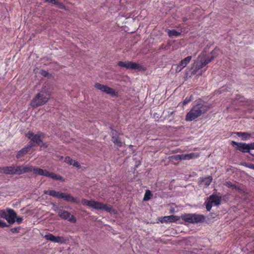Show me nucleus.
<instances>
[{
    "mask_svg": "<svg viewBox=\"0 0 254 254\" xmlns=\"http://www.w3.org/2000/svg\"><path fill=\"white\" fill-rule=\"evenodd\" d=\"M81 203L84 205H86L90 208L98 210H104L111 213L116 214L117 211L112 208V207L109 204H104L102 202L96 201L93 199L87 200L82 199Z\"/></svg>",
    "mask_w": 254,
    "mask_h": 254,
    "instance_id": "obj_1",
    "label": "nucleus"
},
{
    "mask_svg": "<svg viewBox=\"0 0 254 254\" xmlns=\"http://www.w3.org/2000/svg\"><path fill=\"white\" fill-rule=\"evenodd\" d=\"M51 93L48 89L43 88L32 99L30 105L34 108H36L45 104L51 98Z\"/></svg>",
    "mask_w": 254,
    "mask_h": 254,
    "instance_id": "obj_2",
    "label": "nucleus"
},
{
    "mask_svg": "<svg viewBox=\"0 0 254 254\" xmlns=\"http://www.w3.org/2000/svg\"><path fill=\"white\" fill-rule=\"evenodd\" d=\"M207 108L204 105L199 103L194 106L190 112L187 114L186 120L191 121L199 117L203 113L207 111Z\"/></svg>",
    "mask_w": 254,
    "mask_h": 254,
    "instance_id": "obj_3",
    "label": "nucleus"
},
{
    "mask_svg": "<svg viewBox=\"0 0 254 254\" xmlns=\"http://www.w3.org/2000/svg\"><path fill=\"white\" fill-rule=\"evenodd\" d=\"M215 56H214L209 57L205 54L199 55L195 62V68L193 70L194 73H197L199 69L213 60Z\"/></svg>",
    "mask_w": 254,
    "mask_h": 254,
    "instance_id": "obj_4",
    "label": "nucleus"
},
{
    "mask_svg": "<svg viewBox=\"0 0 254 254\" xmlns=\"http://www.w3.org/2000/svg\"><path fill=\"white\" fill-rule=\"evenodd\" d=\"M181 218L189 223H198L204 221L205 217L203 215L196 214H185Z\"/></svg>",
    "mask_w": 254,
    "mask_h": 254,
    "instance_id": "obj_5",
    "label": "nucleus"
},
{
    "mask_svg": "<svg viewBox=\"0 0 254 254\" xmlns=\"http://www.w3.org/2000/svg\"><path fill=\"white\" fill-rule=\"evenodd\" d=\"M117 64L120 67H125L128 69H137L138 71H145L146 70L145 67L143 65L130 61L119 62Z\"/></svg>",
    "mask_w": 254,
    "mask_h": 254,
    "instance_id": "obj_6",
    "label": "nucleus"
},
{
    "mask_svg": "<svg viewBox=\"0 0 254 254\" xmlns=\"http://www.w3.org/2000/svg\"><path fill=\"white\" fill-rule=\"evenodd\" d=\"M26 136L29 139H31L30 145H32L33 146V143H36L39 145H41V139L44 138V134L40 132L38 134H34L33 132L29 131L26 134Z\"/></svg>",
    "mask_w": 254,
    "mask_h": 254,
    "instance_id": "obj_7",
    "label": "nucleus"
},
{
    "mask_svg": "<svg viewBox=\"0 0 254 254\" xmlns=\"http://www.w3.org/2000/svg\"><path fill=\"white\" fill-rule=\"evenodd\" d=\"M94 86L97 89L112 96H116L118 95V92H116L115 89L107 85L101 84L99 83H96L95 84Z\"/></svg>",
    "mask_w": 254,
    "mask_h": 254,
    "instance_id": "obj_8",
    "label": "nucleus"
},
{
    "mask_svg": "<svg viewBox=\"0 0 254 254\" xmlns=\"http://www.w3.org/2000/svg\"><path fill=\"white\" fill-rule=\"evenodd\" d=\"M221 200L219 196L216 195H211L209 196L206 202V208L209 211L213 206L219 205L220 204Z\"/></svg>",
    "mask_w": 254,
    "mask_h": 254,
    "instance_id": "obj_9",
    "label": "nucleus"
},
{
    "mask_svg": "<svg viewBox=\"0 0 254 254\" xmlns=\"http://www.w3.org/2000/svg\"><path fill=\"white\" fill-rule=\"evenodd\" d=\"M45 238L47 240L55 243H65L68 239L62 236H55L52 234H48L44 236Z\"/></svg>",
    "mask_w": 254,
    "mask_h": 254,
    "instance_id": "obj_10",
    "label": "nucleus"
},
{
    "mask_svg": "<svg viewBox=\"0 0 254 254\" xmlns=\"http://www.w3.org/2000/svg\"><path fill=\"white\" fill-rule=\"evenodd\" d=\"M199 154L198 153H190L187 154L177 155L174 156H172V158H174L176 160H190L197 158L199 156Z\"/></svg>",
    "mask_w": 254,
    "mask_h": 254,
    "instance_id": "obj_11",
    "label": "nucleus"
},
{
    "mask_svg": "<svg viewBox=\"0 0 254 254\" xmlns=\"http://www.w3.org/2000/svg\"><path fill=\"white\" fill-rule=\"evenodd\" d=\"M191 59V56H188L177 64L175 69L176 72L178 73L181 71L190 63Z\"/></svg>",
    "mask_w": 254,
    "mask_h": 254,
    "instance_id": "obj_12",
    "label": "nucleus"
},
{
    "mask_svg": "<svg viewBox=\"0 0 254 254\" xmlns=\"http://www.w3.org/2000/svg\"><path fill=\"white\" fill-rule=\"evenodd\" d=\"M232 145L236 147L237 149L242 152L250 153V148L249 144L245 143L237 142L234 141H232Z\"/></svg>",
    "mask_w": 254,
    "mask_h": 254,
    "instance_id": "obj_13",
    "label": "nucleus"
},
{
    "mask_svg": "<svg viewBox=\"0 0 254 254\" xmlns=\"http://www.w3.org/2000/svg\"><path fill=\"white\" fill-rule=\"evenodd\" d=\"M59 215L64 219H67L69 221L75 223L76 221L75 217L69 212L65 210H61L59 212Z\"/></svg>",
    "mask_w": 254,
    "mask_h": 254,
    "instance_id": "obj_14",
    "label": "nucleus"
},
{
    "mask_svg": "<svg viewBox=\"0 0 254 254\" xmlns=\"http://www.w3.org/2000/svg\"><path fill=\"white\" fill-rule=\"evenodd\" d=\"M7 216L5 220L10 224H12L15 223V219L16 218V213L15 211L12 209L7 208Z\"/></svg>",
    "mask_w": 254,
    "mask_h": 254,
    "instance_id": "obj_15",
    "label": "nucleus"
},
{
    "mask_svg": "<svg viewBox=\"0 0 254 254\" xmlns=\"http://www.w3.org/2000/svg\"><path fill=\"white\" fill-rule=\"evenodd\" d=\"M180 217L176 215H170L160 217L159 220L162 223H169L176 222L179 220Z\"/></svg>",
    "mask_w": 254,
    "mask_h": 254,
    "instance_id": "obj_16",
    "label": "nucleus"
},
{
    "mask_svg": "<svg viewBox=\"0 0 254 254\" xmlns=\"http://www.w3.org/2000/svg\"><path fill=\"white\" fill-rule=\"evenodd\" d=\"M112 137L113 143L118 147H122L124 143L121 141V139L119 137V134L115 131L112 132Z\"/></svg>",
    "mask_w": 254,
    "mask_h": 254,
    "instance_id": "obj_17",
    "label": "nucleus"
},
{
    "mask_svg": "<svg viewBox=\"0 0 254 254\" xmlns=\"http://www.w3.org/2000/svg\"><path fill=\"white\" fill-rule=\"evenodd\" d=\"M62 199L72 203H79V199L77 197H74L71 194L66 193H63Z\"/></svg>",
    "mask_w": 254,
    "mask_h": 254,
    "instance_id": "obj_18",
    "label": "nucleus"
},
{
    "mask_svg": "<svg viewBox=\"0 0 254 254\" xmlns=\"http://www.w3.org/2000/svg\"><path fill=\"white\" fill-rule=\"evenodd\" d=\"M44 192L45 194H48L51 196L60 199H62L64 193L63 192L57 191L55 190H45Z\"/></svg>",
    "mask_w": 254,
    "mask_h": 254,
    "instance_id": "obj_19",
    "label": "nucleus"
},
{
    "mask_svg": "<svg viewBox=\"0 0 254 254\" xmlns=\"http://www.w3.org/2000/svg\"><path fill=\"white\" fill-rule=\"evenodd\" d=\"M0 173L13 175V166L0 168Z\"/></svg>",
    "mask_w": 254,
    "mask_h": 254,
    "instance_id": "obj_20",
    "label": "nucleus"
},
{
    "mask_svg": "<svg viewBox=\"0 0 254 254\" xmlns=\"http://www.w3.org/2000/svg\"><path fill=\"white\" fill-rule=\"evenodd\" d=\"M236 134L239 136L242 137V140H247L250 139L252 135L254 133H250L246 132H237Z\"/></svg>",
    "mask_w": 254,
    "mask_h": 254,
    "instance_id": "obj_21",
    "label": "nucleus"
},
{
    "mask_svg": "<svg viewBox=\"0 0 254 254\" xmlns=\"http://www.w3.org/2000/svg\"><path fill=\"white\" fill-rule=\"evenodd\" d=\"M49 173L50 172L46 170H44L37 167H36L35 169L34 170L35 174L47 177H48Z\"/></svg>",
    "mask_w": 254,
    "mask_h": 254,
    "instance_id": "obj_22",
    "label": "nucleus"
},
{
    "mask_svg": "<svg viewBox=\"0 0 254 254\" xmlns=\"http://www.w3.org/2000/svg\"><path fill=\"white\" fill-rule=\"evenodd\" d=\"M64 161L69 164L72 165L73 166H75L77 168L80 167V164L76 161V160H73L71 158H70L69 157H67L65 158Z\"/></svg>",
    "mask_w": 254,
    "mask_h": 254,
    "instance_id": "obj_23",
    "label": "nucleus"
},
{
    "mask_svg": "<svg viewBox=\"0 0 254 254\" xmlns=\"http://www.w3.org/2000/svg\"><path fill=\"white\" fill-rule=\"evenodd\" d=\"M32 147V145H29L27 147L23 148L17 154V158H20L22 157L24 154H26L29 149Z\"/></svg>",
    "mask_w": 254,
    "mask_h": 254,
    "instance_id": "obj_24",
    "label": "nucleus"
},
{
    "mask_svg": "<svg viewBox=\"0 0 254 254\" xmlns=\"http://www.w3.org/2000/svg\"><path fill=\"white\" fill-rule=\"evenodd\" d=\"M48 177H50L55 180H59L62 182H64V179L60 175L56 174L54 173L50 172Z\"/></svg>",
    "mask_w": 254,
    "mask_h": 254,
    "instance_id": "obj_25",
    "label": "nucleus"
},
{
    "mask_svg": "<svg viewBox=\"0 0 254 254\" xmlns=\"http://www.w3.org/2000/svg\"><path fill=\"white\" fill-rule=\"evenodd\" d=\"M23 166H13V175H21L24 173Z\"/></svg>",
    "mask_w": 254,
    "mask_h": 254,
    "instance_id": "obj_26",
    "label": "nucleus"
},
{
    "mask_svg": "<svg viewBox=\"0 0 254 254\" xmlns=\"http://www.w3.org/2000/svg\"><path fill=\"white\" fill-rule=\"evenodd\" d=\"M212 181V177L211 176H208L202 180L201 184L207 187L210 185Z\"/></svg>",
    "mask_w": 254,
    "mask_h": 254,
    "instance_id": "obj_27",
    "label": "nucleus"
},
{
    "mask_svg": "<svg viewBox=\"0 0 254 254\" xmlns=\"http://www.w3.org/2000/svg\"><path fill=\"white\" fill-rule=\"evenodd\" d=\"M167 33L169 37H173V36H178L181 35V33L177 32L176 30L173 29V30H167Z\"/></svg>",
    "mask_w": 254,
    "mask_h": 254,
    "instance_id": "obj_28",
    "label": "nucleus"
},
{
    "mask_svg": "<svg viewBox=\"0 0 254 254\" xmlns=\"http://www.w3.org/2000/svg\"><path fill=\"white\" fill-rule=\"evenodd\" d=\"M36 167L31 166H23V171L24 173H29L31 172H33L34 173V170Z\"/></svg>",
    "mask_w": 254,
    "mask_h": 254,
    "instance_id": "obj_29",
    "label": "nucleus"
},
{
    "mask_svg": "<svg viewBox=\"0 0 254 254\" xmlns=\"http://www.w3.org/2000/svg\"><path fill=\"white\" fill-rule=\"evenodd\" d=\"M152 196V194L151 191L149 190H146L143 198V200L145 201L151 199Z\"/></svg>",
    "mask_w": 254,
    "mask_h": 254,
    "instance_id": "obj_30",
    "label": "nucleus"
},
{
    "mask_svg": "<svg viewBox=\"0 0 254 254\" xmlns=\"http://www.w3.org/2000/svg\"><path fill=\"white\" fill-rule=\"evenodd\" d=\"M7 212V208L0 210V218L6 219Z\"/></svg>",
    "mask_w": 254,
    "mask_h": 254,
    "instance_id": "obj_31",
    "label": "nucleus"
},
{
    "mask_svg": "<svg viewBox=\"0 0 254 254\" xmlns=\"http://www.w3.org/2000/svg\"><path fill=\"white\" fill-rule=\"evenodd\" d=\"M242 165L246 166V167L254 170V164H248L246 162H244L242 164Z\"/></svg>",
    "mask_w": 254,
    "mask_h": 254,
    "instance_id": "obj_32",
    "label": "nucleus"
},
{
    "mask_svg": "<svg viewBox=\"0 0 254 254\" xmlns=\"http://www.w3.org/2000/svg\"><path fill=\"white\" fill-rule=\"evenodd\" d=\"M56 5H58L59 6V8H61V9H65V10H67L66 7L65 6V5L62 2H60L59 0L56 4Z\"/></svg>",
    "mask_w": 254,
    "mask_h": 254,
    "instance_id": "obj_33",
    "label": "nucleus"
},
{
    "mask_svg": "<svg viewBox=\"0 0 254 254\" xmlns=\"http://www.w3.org/2000/svg\"><path fill=\"white\" fill-rule=\"evenodd\" d=\"M224 185L228 188H236V187L231 182H227L224 184Z\"/></svg>",
    "mask_w": 254,
    "mask_h": 254,
    "instance_id": "obj_34",
    "label": "nucleus"
},
{
    "mask_svg": "<svg viewBox=\"0 0 254 254\" xmlns=\"http://www.w3.org/2000/svg\"><path fill=\"white\" fill-rule=\"evenodd\" d=\"M8 227V225L3 221L0 220V227L4 228Z\"/></svg>",
    "mask_w": 254,
    "mask_h": 254,
    "instance_id": "obj_35",
    "label": "nucleus"
},
{
    "mask_svg": "<svg viewBox=\"0 0 254 254\" xmlns=\"http://www.w3.org/2000/svg\"><path fill=\"white\" fill-rule=\"evenodd\" d=\"M40 73H41L42 75H43L44 76H45V77H47V76H48V75H49V73L47 71H45V70H41L40 71Z\"/></svg>",
    "mask_w": 254,
    "mask_h": 254,
    "instance_id": "obj_36",
    "label": "nucleus"
},
{
    "mask_svg": "<svg viewBox=\"0 0 254 254\" xmlns=\"http://www.w3.org/2000/svg\"><path fill=\"white\" fill-rule=\"evenodd\" d=\"M191 96L189 98H186L185 100L183 101V104L186 105L188 104L189 102H190L191 100Z\"/></svg>",
    "mask_w": 254,
    "mask_h": 254,
    "instance_id": "obj_37",
    "label": "nucleus"
},
{
    "mask_svg": "<svg viewBox=\"0 0 254 254\" xmlns=\"http://www.w3.org/2000/svg\"><path fill=\"white\" fill-rule=\"evenodd\" d=\"M19 230H20V228H12L10 231L12 233H19Z\"/></svg>",
    "mask_w": 254,
    "mask_h": 254,
    "instance_id": "obj_38",
    "label": "nucleus"
},
{
    "mask_svg": "<svg viewBox=\"0 0 254 254\" xmlns=\"http://www.w3.org/2000/svg\"><path fill=\"white\" fill-rule=\"evenodd\" d=\"M58 1V0H46V2H48L50 3H51L52 4H54L55 5H56L57 2Z\"/></svg>",
    "mask_w": 254,
    "mask_h": 254,
    "instance_id": "obj_39",
    "label": "nucleus"
},
{
    "mask_svg": "<svg viewBox=\"0 0 254 254\" xmlns=\"http://www.w3.org/2000/svg\"><path fill=\"white\" fill-rule=\"evenodd\" d=\"M15 219L17 223L19 224L22 221L23 218L22 217H17L16 216V218Z\"/></svg>",
    "mask_w": 254,
    "mask_h": 254,
    "instance_id": "obj_40",
    "label": "nucleus"
},
{
    "mask_svg": "<svg viewBox=\"0 0 254 254\" xmlns=\"http://www.w3.org/2000/svg\"><path fill=\"white\" fill-rule=\"evenodd\" d=\"M41 148L43 147L44 148H46L47 147V145L46 143H43L42 141L41 142V145H39Z\"/></svg>",
    "mask_w": 254,
    "mask_h": 254,
    "instance_id": "obj_41",
    "label": "nucleus"
},
{
    "mask_svg": "<svg viewBox=\"0 0 254 254\" xmlns=\"http://www.w3.org/2000/svg\"><path fill=\"white\" fill-rule=\"evenodd\" d=\"M250 148L251 149H254V142L249 143Z\"/></svg>",
    "mask_w": 254,
    "mask_h": 254,
    "instance_id": "obj_42",
    "label": "nucleus"
},
{
    "mask_svg": "<svg viewBox=\"0 0 254 254\" xmlns=\"http://www.w3.org/2000/svg\"><path fill=\"white\" fill-rule=\"evenodd\" d=\"M215 53V50L211 52V54H214Z\"/></svg>",
    "mask_w": 254,
    "mask_h": 254,
    "instance_id": "obj_43",
    "label": "nucleus"
},
{
    "mask_svg": "<svg viewBox=\"0 0 254 254\" xmlns=\"http://www.w3.org/2000/svg\"><path fill=\"white\" fill-rule=\"evenodd\" d=\"M202 72H200L199 74L200 75H201V74H202Z\"/></svg>",
    "mask_w": 254,
    "mask_h": 254,
    "instance_id": "obj_44",
    "label": "nucleus"
}]
</instances>
